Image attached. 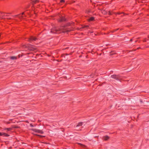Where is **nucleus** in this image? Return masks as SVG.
<instances>
[{
    "instance_id": "obj_1",
    "label": "nucleus",
    "mask_w": 149,
    "mask_h": 149,
    "mask_svg": "<svg viewBox=\"0 0 149 149\" xmlns=\"http://www.w3.org/2000/svg\"><path fill=\"white\" fill-rule=\"evenodd\" d=\"M65 26H62L61 28H56L52 29L51 30V32L52 33H56L57 32H65L69 31L70 30H68L64 28Z\"/></svg>"
},
{
    "instance_id": "obj_2",
    "label": "nucleus",
    "mask_w": 149,
    "mask_h": 149,
    "mask_svg": "<svg viewBox=\"0 0 149 149\" xmlns=\"http://www.w3.org/2000/svg\"><path fill=\"white\" fill-rule=\"evenodd\" d=\"M32 130L36 132H38L40 134H42L43 133V131L40 130H37L36 129H32Z\"/></svg>"
},
{
    "instance_id": "obj_3",
    "label": "nucleus",
    "mask_w": 149,
    "mask_h": 149,
    "mask_svg": "<svg viewBox=\"0 0 149 149\" xmlns=\"http://www.w3.org/2000/svg\"><path fill=\"white\" fill-rule=\"evenodd\" d=\"M111 77L112 78L115 79L117 80H119V76L116 75H113L111 76Z\"/></svg>"
},
{
    "instance_id": "obj_4",
    "label": "nucleus",
    "mask_w": 149,
    "mask_h": 149,
    "mask_svg": "<svg viewBox=\"0 0 149 149\" xmlns=\"http://www.w3.org/2000/svg\"><path fill=\"white\" fill-rule=\"evenodd\" d=\"M29 49L31 50H34L36 49V48L33 45H31L29 47Z\"/></svg>"
},
{
    "instance_id": "obj_5",
    "label": "nucleus",
    "mask_w": 149,
    "mask_h": 149,
    "mask_svg": "<svg viewBox=\"0 0 149 149\" xmlns=\"http://www.w3.org/2000/svg\"><path fill=\"white\" fill-rule=\"evenodd\" d=\"M0 136H9V135L8 134H6V133L4 132H0Z\"/></svg>"
},
{
    "instance_id": "obj_6",
    "label": "nucleus",
    "mask_w": 149,
    "mask_h": 149,
    "mask_svg": "<svg viewBox=\"0 0 149 149\" xmlns=\"http://www.w3.org/2000/svg\"><path fill=\"white\" fill-rule=\"evenodd\" d=\"M65 20V19L64 18V17L63 16L60 18V19L59 20V22H62Z\"/></svg>"
},
{
    "instance_id": "obj_7",
    "label": "nucleus",
    "mask_w": 149,
    "mask_h": 149,
    "mask_svg": "<svg viewBox=\"0 0 149 149\" xmlns=\"http://www.w3.org/2000/svg\"><path fill=\"white\" fill-rule=\"evenodd\" d=\"M103 139H104V140H107L109 138V137L108 136H104V137H103Z\"/></svg>"
},
{
    "instance_id": "obj_8",
    "label": "nucleus",
    "mask_w": 149,
    "mask_h": 149,
    "mask_svg": "<svg viewBox=\"0 0 149 149\" xmlns=\"http://www.w3.org/2000/svg\"><path fill=\"white\" fill-rule=\"evenodd\" d=\"M82 123L80 122L76 126V127L82 126Z\"/></svg>"
},
{
    "instance_id": "obj_9",
    "label": "nucleus",
    "mask_w": 149,
    "mask_h": 149,
    "mask_svg": "<svg viewBox=\"0 0 149 149\" xmlns=\"http://www.w3.org/2000/svg\"><path fill=\"white\" fill-rule=\"evenodd\" d=\"M30 39L33 40H36L37 39V38L35 37H31Z\"/></svg>"
},
{
    "instance_id": "obj_10",
    "label": "nucleus",
    "mask_w": 149,
    "mask_h": 149,
    "mask_svg": "<svg viewBox=\"0 0 149 149\" xmlns=\"http://www.w3.org/2000/svg\"><path fill=\"white\" fill-rule=\"evenodd\" d=\"M94 19V18L93 17H91L89 19H88V21H93Z\"/></svg>"
},
{
    "instance_id": "obj_11",
    "label": "nucleus",
    "mask_w": 149,
    "mask_h": 149,
    "mask_svg": "<svg viewBox=\"0 0 149 149\" xmlns=\"http://www.w3.org/2000/svg\"><path fill=\"white\" fill-rule=\"evenodd\" d=\"M10 58L12 60H15L17 59V57L16 56H11Z\"/></svg>"
},
{
    "instance_id": "obj_12",
    "label": "nucleus",
    "mask_w": 149,
    "mask_h": 149,
    "mask_svg": "<svg viewBox=\"0 0 149 149\" xmlns=\"http://www.w3.org/2000/svg\"><path fill=\"white\" fill-rule=\"evenodd\" d=\"M38 2V0H32L33 4L36 3Z\"/></svg>"
},
{
    "instance_id": "obj_13",
    "label": "nucleus",
    "mask_w": 149,
    "mask_h": 149,
    "mask_svg": "<svg viewBox=\"0 0 149 149\" xmlns=\"http://www.w3.org/2000/svg\"><path fill=\"white\" fill-rule=\"evenodd\" d=\"M60 2H65L64 0H61Z\"/></svg>"
},
{
    "instance_id": "obj_14",
    "label": "nucleus",
    "mask_w": 149,
    "mask_h": 149,
    "mask_svg": "<svg viewBox=\"0 0 149 149\" xmlns=\"http://www.w3.org/2000/svg\"><path fill=\"white\" fill-rule=\"evenodd\" d=\"M13 128H19V127L18 126H14V127H13Z\"/></svg>"
},
{
    "instance_id": "obj_15",
    "label": "nucleus",
    "mask_w": 149,
    "mask_h": 149,
    "mask_svg": "<svg viewBox=\"0 0 149 149\" xmlns=\"http://www.w3.org/2000/svg\"><path fill=\"white\" fill-rule=\"evenodd\" d=\"M79 144L81 146H82L83 147L85 146L83 145V144H81V143H79Z\"/></svg>"
},
{
    "instance_id": "obj_16",
    "label": "nucleus",
    "mask_w": 149,
    "mask_h": 149,
    "mask_svg": "<svg viewBox=\"0 0 149 149\" xmlns=\"http://www.w3.org/2000/svg\"><path fill=\"white\" fill-rule=\"evenodd\" d=\"M7 130L8 131H9V130H10L11 129L10 128H7Z\"/></svg>"
},
{
    "instance_id": "obj_17",
    "label": "nucleus",
    "mask_w": 149,
    "mask_h": 149,
    "mask_svg": "<svg viewBox=\"0 0 149 149\" xmlns=\"http://www.w3.org/2000/svg\"><path fill=\"white\" fill-rule=\"evenodd\" d=\"M37 135L38 136H40L41 137H43L44 136H40V135Z\"/></svg>"
},
{
    "instance_id": "obj_18",
    "label": "nucleus",
    "mask_w": 149,
    "mask_h": 149,
    "mask_svg": "<svg viewBox=\"0 0 149 149\" xmlns=\"http://www.w3.org/2000/svg\"><path fill=\"white\" fill-rule=\"evenodd\" d=\"M30 126H31V127H33V125L32 124H30Z\"/></svg>"
},
{
    "instance_id": "obj_19",
    "label": "nucleus",
    "mask_w": 149,
    "mask_h": 149,
    "mask_svg": "<svg viewBox=\"0 0 149 149\" xmlns=\"http://www.w3.org/2000/svg\"><path fill=\"white\" fill-rule=\"evenodd\" d=\"M21 17H22V16H21V17L19 16V17L20 19H21Z\"/></svg>"
},
{
    "instance_id": "obj_20",
    "label": "nucleus",
    "mask_w": 149,
    "mask_h": 149,
    "mask_svg": "<svg viewBox=\"0 0 149 149\" xmlns=\"http://www.w3.org/2000/svg\"><path fill=\"white\" fill-rule=\"evenodd\" d=\"M19 57H20V55H19L18 56Z\"/></svg>"
},
{
    "instance_id": "obj_21",
    "label": "nucleus",
    "mask_w": 149,
    "mask_h": 149,
    "mask_svg": "<svg viewBox=\"0 0 149 149\" xmlns=\"http://www.w3.org/2000/svg\"><path fill=\"white\" fill-rule=\"evenodd\" d=\"M132 39H131V40H130V41H132Z\"/></svg>"
},
{
    "instance_id": "obj_22",
    "label": "nucleus",
    "mask_w": 149,
    "mask_h": 149,
    "mask_svg": "<svg viewBox=\"0 0 149 149\" xmlns=\"http://www.w3.org/2000/svg\"><path fill=\"white\" fill-rule=\"evenodd\" d=\"M24 14V13H22V15H23Z\"/></svg>"
}]
</instances>
